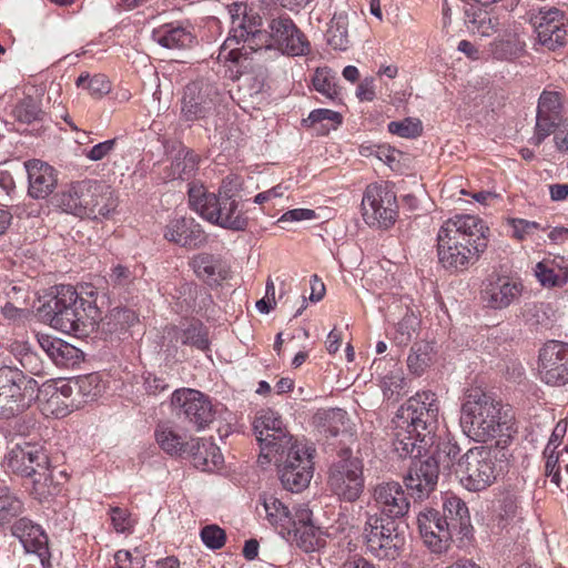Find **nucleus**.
Listing matches in <instances>:
<instances>
[{
  "label": "nucleus",
  "mask_w": 568,
  "mask_h": 568,
  "mask_svg": "<svg viewBox=\"0 0 568 568\" xmlns=\"http://www.w3.org/2000/svg\"><path fill=\"white\" fill-rule=\"evenodd\" d=\"M508 409L479 387L466 390L460 409V426L473 440L484 443L508 430Z\"/></svg>",
  "instance_id": "f257e3e1"
},
{
  "label": "nucleus",
  "mask_w": 568,
  "mask_h": 568,
  "mask_svg": "<svg viewBox=\"0 0 568 568\" xmlns=\"http://www.w3.org/2000/svg\"><path fill=\"white\" fill-rule=\"evenodd\" d=\"M42 311L53 328L75 336L89 335L101 320L95 301L80 297L71 285L57 286Z\"/></svg>",
  "instance_id": "f03ea898"
},
{
  "label": "nucleus",
  "mask_w": 568,
  "mask_h": 568,
  "mask_svg": "<svg viewBox=\"0 0 568 568\" xmlns=\"http://www.w3.org/2000/svg\"><path fill=\"white\" fill-rule=\"evenodd\" d=\"M55 206L80 219H109L119 205L118 195L104 181L84 179L70 183L53 197Z\"/></svg>",
  "instance_id": "7ed1b4c3"
},
{
  "label": "nucleus",
  "mask_w": 568,
  "mask_h": 568,
  "mask_svg": "<svg viewBox=\"0 0 568 568\" xmlns=\"http://www.w3.org/2000/svg\"><path fill=\"white\" fill-rule=\"evenodd\" d=\"M229 13V37L220 49L219 58L240 64L247 60L250 54L266 45V30L262 29V18L247 10V6L242 2L231 3Z\"/></svg>",
  "instance_id": "20e7f679"
},
{
  "label": "nucleus",
  "mask_w": 568,
  "mask_h": 568,
  "mask_svg": "<svg viewBox=\"0 0 568 568\" xmlns=\"http://www.w3.org/2000/svg\"><path fill=\"white\" fill-rule=\"evenodd\" d=\"M506 454L497 446H476L456 463L455 474L469 491H481L491 486L504 470Z\"/></svg>",
  "instance_id": "39448f33"
},
{
  "label": "nucleus",
  "mask_w": 568,
  "mask_h": 568,
  "mask_svg": "<svg viewBox=\"0 0 568 568\" xmlns=\"http://www.w3.org/2000/svg\"><path fill=\"white\" fill-rule=\"evenodd\" d=\"M187 195L190 207L210 223L232 231L246 229L248 220L232 195L210 193L196 183L189 184Z\"/></svg>",
  "instance_id": "423d86ee"
},
{
  "label": "nucleus",
  "mask_w": 568,
  "mask_h": 568,
  "mask_svg": "<svg viewBox=\"0 0 568 568\" xmlns=\"http://www.w3.org/2000/svg\"><path fill=\"white\" fill-rule=\"evenodd\" d=\"M48 465L47 454L31 443L14 445L3 459V467L8 471L21 477H33L31 495L39 501L47 500L57 489L55 486L51 487L52 478Z\"/></svg>",
  "instance_id": "0eeeda50"
},
{
  "label": "nucleus",
  "mask_w": 568,
  "mask_h": 568,
  "mask_svg": "<svg viewBox=\"0 0 568 568\" xmlns=\"http://www.w3.org/2000/svg\"><path fill=\"white\" fill-rule=\"evenodd\" d=\"M39 397L38 382L13 366L0 367V418H12Z\"/></svg>",
  "instance_id": "6e6552de"
},
{
  "label": "nucleus",
  "mask_w": 568,
  "mask_h": 568,
  "mask_svg": "<svg viewBox=\"0 0 568 568\" xmlns=\"http://www.w3.org/2000/svg\"><path fill=\"white\" fill-rule=\"evenodd\" d=\"M315 449L297 440L274 454V462L283 487L292 493L305 489L314 471L313 455Z\"/></svg>",
  "instance_id": "1a4fd4ad"
},
{
  "label": "nucleus",
  "mask_w": 568,
  "mask_h": 568,
  "mask_svg": "<svg viewBox=\"0 0 568 568\" xmlns=\"http://www.w3.org/2000/svg\"><path fill=\"white\" fill-rule=\"evenodd\" d=\"M363 538L366 551L375 558L385 560L398 558L406 541L399 524L378 514H367Z\"/></svg>",
  "instance_id": "9d476101"
},
{
  "label": "nucleus",
  "mask_w": 568,
  "mask_h": 568,
  "mask_svg": "<svg viewBox=\"0 0 568 568\" xmlns=\"http://www.w3.org/2000/svg\"><path fill=\"white\" fill-rule=\"evenodd\" d=\"M226 93L214 82L196 80L189 83L181 99V118L186 122L203 121L217 112Z\"/></svg>",
  "instance_id": "9b49d317"
},
{
  "label": "nucleus",
  "mask_w": 568,
  "mask_h": 568,
  "mask_svg": "<svg viewBox=\"0 0 568 568\" xmlns=\"http://www.w3.org/2000/svg\"><path fill=\"white\" fill-rule=\"evenodd\" d=\"M364 465L358 457L344 450L339 459L332 464L328 470L327 487L339 500L356 501L364 491Z\"/></svg>",
  "instance_id": "f8f14e48"
},
{
  "label": "nucleus",
  "mask_w": 568,
  "mask_h": 568,
  "mask_svg": "<svg viewBox=\"0 0 568 568\" xmlns=\"http://www.w3.org/2000/svg\"><path fill=\"white\" fill-rule=\"evenodd\" d=\"M253 429L261 447V464L271 463L275 453L294 442L278 413L272 409L258 412L253 422Z\"/></svg>",
  "instance_id": "ddd939ff"
},
{
  "label": "nucleus",
  "mask_w": 568,
  "mask_h": 568,
  "mask_svg": "<svg viewBox=\"0 0 568 568\" xmlns=\"http://www.w3.org/2000/svg\"><path fill=\"white\" fill-rule=\"evenodd\" d=\"M529 23L536 39L547 50H556L567 43L568 24L566 13L556 7H542L529 12Z\"/></svg>",
  "instance_id": "4468645a"
},
{
  "label": "nucleus",
  "mask_w": 568,
  "mask_h": 568,
  "mask_svg": "<svg viewBox=\"0 0 568 568\" xmlns=\"http://www.w3.org/2000/svg\"><path fill=\"white\" fill-rule=\"evenodd\" d=\"M437 417L438 400L436 394L430 390L412 396L396 415L398 422L405 424L406 427H412L413 432L418 435H422L423 432H433Z\"/></svg>",
  "instance_id": "2eb2a0df"
},
{
  "label": "nucleus",
  "mask_w": 568,
  "mask_h": 568,
  "mask_svg": "<svg viewBox=\"0 0 568 568\" xmlns=\"http://www.w3.org/2000/svg\"><path fill=\"white\" fill-rule=\"evenodd\" d=\"M437 417L438 400L436 394L430 390L412 396L396 415L398 422L405 424L406 427H412L413 432L418 435H422L423 432H433Z\"/></svg>",
  "instance_id": "dca6fc26"
},
{
  "label": "nucleus",
  "mask_w": 568,
  "mask_h": 568,
  "mask_svg": "<svg viewBox=\"0 0 568 568\" xmlns=\"http://www.w3.org/2000/svg\"><path fill=\"white\" fill-rule=\"evenodd\" d=\"M437 417L438 400L436 394L430 390L412 396L396 415L398 422L405 424L406 427H412L413 432L418 435H422L423 432H433Z\"/></svg>",
  "instance_id": "f3484780"
},
{
  "label": "nucleus",
  "mask_w": 568,
  "mask_h": 568,
  "mask_svg": "<svg viewBox=\"0 0 568 568\" xmlns=\"http://www.w3.org/2000/svg\"><path fill=\"white\" fill-rule=\"evenodd\" d=\"M265 40L266 45L263 49H277L292 57L304 55L310 51L306 37L288 17L272 19Z\"/></svg>",
  "instance_id": "a211bd4d"
},
{
  "label": "nucleus",
  "mask_w": 568,
  "mask_h": 568,
  "mask_svg": "<svg viewBox=\"0 0 568 568\" xmlns=\"http://www.w3.org/2000/svg\"><path fill=\"white\" fill-rule=\"evenodd\" d=\"M171 404L176 415L183 416L197 430L205 428L214 420L215 412L210 398L196 389H176L172 394Z\"/></svg>",
  "instance_id": "6ab92c4d"
},
{
  "label": "nucleus",
  "mask_w": 568,
  "mask_h": 568,
  "mask_svg": "<svg viewBox=\"0 0 568 568\" xmlns=\"http://www.w3.org/2000/svg\"><path fill=\"white\" fill-rule=\"evenodd\" d=\"M395 195L377 184L366 187L362 211L365 222L371 226L388 229L396 220Z\"/></svg>",
  "instance_id": "aec40b11"
},
{
  "label": "nucleus",
  "mask_w": 568,
  "mask_h": 568,
  "mask_svg": "<svg viewBox=\"0 0 568 568\" xmlns=\"http://www.w3.org/2000/svg\"><path fill=\"white\" fill-rule=\"evenodd\" d=\"M486 250L476 243L469 246L450 237L437 233V256L440 265L454 273L467 271L476 264Z\"/></svg>",
  "instance_id": "412c9836"
},
{
  "label": "nucleus",
  "mask_w": 568,
  "mask_h": 568,
  "mask_svg": "<svg viewBox=\"0 0 568 568\" xmlns=\"http://www.w3.org/2000/svg\"><path fill=\"white\" fill-rule=\"evenodd\" d=\"M538 373L547 385L568 383V344L550 341L539 352Z\"/></svg>",
  "instance_id": "4be33fe9"
},
{
  "label": "nucleus",
  "mask_w": 568,
  "mask_h": 568,
  "mask_svg": "<svg viewBox=\"0 0 568 568\" xmlns=\"http://www.w3.org/2000/svg\"><path fill=\"white\" fill-rule=\"evenodd\" d=\"M489 229L485 222L477 215L456 214L446 220L438 233L450 237L452 240L466 243L469 246L480 244L483 248L488 245Z\"/></svg>",
  "instance_id": "5701e85b"
},
{
  "label": "nucleus",
  "mask_w": 568,
  "mask_h": 568,
  "mask_svg": "<svg viewBox=\"0 0 568 568\" xmlns=\"http://www.w3.org/2000/svg\"><path fill=\"white\" fill-rule=\"evenodd\" d=\"M438 476V460L434 456H428L412 463L404 476V484L415 500H424L435 490Z\"/></svg>",
  "instance_id": "b1692460"
},
{
  "label": "nucleus",
  "mask_w": 568,
  "mask_h": 568,
  "mask_svg": "<svg viewBox=\"0 0 568 568\" xmlns=\"http://www.w3.org/2000/svg\"><path fill=\"white\" fill-rule=\"evenodd\" d=\"M372 496L375 506L381 511L379 515L387 519H400L409 511V499L398 481L390 480L377 484Z\"/></svg>",
  "instance_id": "393cba45"
},
{
  "label": "nucleus",
  "mask_w": 568,
  "mask_h": 568,
  "mask_svg": "<svg viewBox=\"0 0 568 568\" xmlns=\"http://www.w3.org/2000/svg\"><path fill=\"white\" fill-rule=\"evenodd\" d=\"M523 284L506 275H490L483 283L481 298L493 310H504L518 301Z\"/></svg>",
  "instance_id": "a878e982"
},
{
  "label": "nucleus",
  "mask_w": 568,
  "mask_h": 568,
  "mask_svg": "<svg viewBox=\"0 0 568 568\" xmlns=\"http://www.w3.org/2000/svg\"><path fill=\"white\" fill-rule=\"evenodd\" d=\"M417 525L424 544L432 552L442 554L449 548L453 537L447 523L442 519L438 510L420 511L417 516Z\"/></svg>",
  "instance_id": "bb28decb"
},
{
  "label": "nucleus",
  "mask_w": 568,
  "mask_h": 568,
  "mask_svg": "<svg viewBox=\"0 0 568 568\" xmlns=\"http://www.w3.org/2000/svg\"><path fill=\"white\" fill-rule=\"evenodd\" d=\"M11 532L20 540L27 552L39 557L43 566L49 562L48 536L40 525L27 517H21L12 525Z\"/></svg>",
  "instance_id": "cd10ccee"
},
{
  "label": "nucleus",
  "mask_w": 568,
  "mask_h": 568,
  "mask_svg": "<svg viewBox=\"0 0 568 568\" xmlns=\"http://www.w3.org/2000/svg\"><path fill=\"white\" fill-rule=\"evenodd\" d=\"M39 394L42 396L40 408L45 416L63 418L75 406L72 399L73 386L69 383L44 385L42 389H39Z\"/></svg>",
  "instance_id": "c85d7f7f"
},
{
  "label": "nucleus",
  "mask_w": 568,
  "mask_h": 568,
  "mask_svg": "<svg viewBox=\"0 0 568 568\" xmlns=\"http://www.w3.org/2000/svg\"><path fill=\"white\" fill-rule=\"evenodd\" d=\"M155 440L166 454L171 456L189 455L193 459H202L201 438H190L186 440L184 436L179 434L172 426L168 424H159L155 428Z\"/></svg>",
  "instance_id": "c756f323"
},
{
  "label": "nucleus",
  "mask_w": 568,
  "mask_h": 568,
  "mask_svg": "<svg viewBox=\"0 0 568 568\" xmlns=\"http://www.w3.org/2000/svg\"><path fill=\"white\" fill-rule=\"evenodd\" d=\"M164 237L190 248L200 247L205 242L201 225L193 217L186 216L170 220L165 226Z\"/></svg>",
  "instance_id": "7c9ffc66"
},
{
  "label": "nucleus",
  "mask_w": 568,
  "mask_h": 568,
  "mask_svg": "<svg viewBox=\"0 0 568 568\" xmlns=\"http://www.w3.org/2000/svg\"><path fill=\"white\" fill-rule=\"evenodd\" d=\"M41 349L59 367L73 368L84 359L83 352L60 339L45 334L37 335Z\"/></svg>",
  "instance_id": "2f4dec72"
},
{
  "label": "nucleus",
  "mask_w": 568,
  "mask_h": 568,
  "mask_svg": "<svg viewBox=\"0 0 568 568\" xmlns=\"http://www.w3.org/2000/svg\"><path fill=\"white\" fill-rule=\"evenodd\" d=\"M28 180L29 195L33 199H45L57 186L55 170L45 162L31 160L24 163Z\"/></svg>",
  "instance_id": "473e14b6"
},
{
  "label": "nucleus",
  "mask_w": 568,
  "mask_h": 568,
  "mask_svg": "<svg viewBox=\"0 0 568 568\" xmlns=\"http://www.w3.org/2000/svg\"><path fill=\"white\" fill-rule=\"evenodd\" d=\"M442 519L447 523L452 537L467 536L470 531V515L466 503L459 497L447 496L443 503Z\"/></svg>",
  "instance_id": "72a5a7b5"
},
{
  "label": "nucleus",
  "mask_w": 568,
  "mask_h": 568,
  "mask_svg": "<svg viewBox=\"0 0 568 568\" xmlns=\"http://www.w3.org/2000/svg\"><path fill=\"white\" fill-rule=\"evenodd\" d=\"M152 39L163 48L182 50L191 48L195 37L190 28L170 22L153 29Z\"/></svg>",
  "instance_id": "f704fd0d"
},
{
  "label": "nucleus",
  "mask_w": 568,
  "mask_h": 568,
  "mask_svg": "<svg viewBox=\"0 0 568 568\" xmlns=\"http://www.w3.org/2000/svg\"><path fill=\"white\" fill-rule=\"evenodd\" d=\"M173 339L182 345L192 346L199 351L210 348L209 329L200 321H191L186 326H174Z\"/></svg>",
  "instance_id": "c9c22d12"
},
{
  "label": "nucleus",
  "mask_w": 568,
  "mask_h": 568,
  "mask_svg": "<svg viewBox=\"0 0 568 568\" xmlns=\"http://www.w3.org/2000/svg\"><path fill=\"white\" fill-rule=\"evenodd\" d=\"M564 260L545 258L535 266V276L544 287H559L568 282V266Z\"/></svg>",
  "instance_id": "e433bc0d"
},
{
  "label": "nucleus",
  "mask_w": 568,
  "mask_h": 568,
  "mask_svg": "<svg viewBox=\"0 0 568 568\" xmlns=\"http://www.w3.org/2000/svg\"><path fill=\"white\" fill-rule=\"evenodd\" d=\"M191 265L196 276L209 284H219L227 277V270L214 255L197 254L192 258Z\"/></svg>",
  "instance_id": "4c0bfd02"
},
{
  "label": "nucleus",
  "mask_w": 568,
  "mask_h": 568,
  "mask_svg": "<svg viewBox=\"0 0 568 568\" xmlns=\"http://www.w3.org/2000/svg\"><path fill=\"white\" fill-rule=\"evenodd\" d=\"M467 28L483 37H489L499 29V19L483 9L466 10Z\"/></svg>",
  "instance_id": "58836bf2"
},
{
  "label": "nucleus",
  "mask_w": 568,
  "mask_h": 568,
  "mask_svg": "<svg viewBox=\"0 0 568 568\" xmlns=\"http://www.w3.org/2000/svg\"><path fill=\"white\" fill-rule=\"evenodd\" d=\"M139 322L136 313L130 308H113L103 320V331L121 335Z\"/></svg>",
  "instance_id": "ea45409f"
},
{
  "label": "nucleus",
  "mask_w": 568,
  "mask_h": 568,
  "mask_svg": "<svg viewBox=\"0 0 568 568\" xmlns=\"http://www.w3.org/2000/svg\"><path fill=\"white\" fill-rule=\"evenodd\" d=\"M434 357L433 345L428 342H416L407 357V367L415 375H422L432 364Z\"/></svg>",
  "instance_id": "a19ab883"
},
{
  "label": "nucleus",
  "mask_w": 568,
  "mask_h": 568,
  "mask_svg": "<svg viewBox=\"0 0 568 568\" xmlns=\"http://www.w3.org/2000/svg\"><path fill=\"white\" fill-rule=\"evenodd\" d=\"M24 511L23 501L7 486H0V526L9 524Z\"/></svg>",
  "instance_id": "79ce46f5"
},
{
  "label": "nucleus",
  "mask_w": 568,
  "mask_h": 568,
  "mask_svg": "<svg viewBox=\"0 0 568 568\" xmlns=\"http://www.w3.org/2000/svg\"><path fill=\"white\" fill-rule=\"evenodd\" d=\"M422 435L413 432L412 427H406L402 422H396V432L394 434L393 446L398 457L405 458L416 448L418 437Z\"/></svg>",
  "instance_id": "37998d69"
},
{
  "label": "nucleus",
  "mask_w": 568,
  "mask_h": 568,
  "mask_svg": "<svg viewBox=\"0 0 568 568\" xmlns=\"http://www.w3.org/2000/svg\"><path fill=\"white\" fill-rule=\"evenodd\" d=\"M293 531L297 546L305 552L315 551L324 544L322 530L315 525L296 527Z\"/></svg>",
  "instance_id": "c03bdc74"
},
{
  "label": "nucleus",
  "mask_w": 568,
  "mask_h": 568,
  "mask_svg": "<svg viewBox=\"0 0 568 568\" xmlns=\"http://www.w3.org/2000/svg\"><path fill=\"white\" fill-rule=\"evenodd\" d=\"M197 155L190 149L181 148L173 162H172V175L174 179L186 180L196 170Z\"/></svg>",
  "instance_id": "a18cd8bd"
},
{
  "label": "nucleus",
  "mask_w": 568,
  "mask_h": 568,
  "mask_svg": "<svg viewBox=\"0 0 568 568\" xmlns=\"http://www.w3.org/2000/svg\"><path fill=\"white\" fill-rule=\"evenodd\" d=\"M347 26L348 21L346 14H334L327 30V41L334 49H347L349 43Z\"/></svg>",
  "instance_id": "49530a36"
},
{
  "label": "nucleus",
  "mask_w": 568,
  "mask_h": 568,
  "mask_svg": "<svg viewBox=\"0 0 568 568\" xmlns=\"http://www.w3.org/2000/svg\"><path fill=\"white\" fill-rule=\"evenodd\" d=\"M266 518L273 526H281L290 529L291 515L288 508L274 496L265 497L263 500Z\"/></svg>",
  "instance_id": "de8ad7c7"
},
{
  "label": "nucleus",
  "mask_w": 568,
  "mask_h": 568,
  "mask_svg": "<svg viewBox=\"0 0 568 568\" xmlns=\"http://www.w3.org/2000/svg\"><path fill=\"white\" fill-rule=\"evenodd\" d=\"M12 114L17 121L26 124L40 121L44 115L40 102L30 95L24 97L14 105Z\"/></svg>",
  "instance_id": "09e8293b"
},
{
  "label": "nucleus",
  "mask_w": 568,
  "mask_h": 568,
  "mask_svg": "<svg viewBox=\"0 0 568 568\" xmlns=\"http://www.w3.org/2000/svg\"><path fill=\"white\" fill-rule=\"evenodd\" d=\"M74 386L84 402L94 400L104 392V384L98 373L79 376Z\"/></svg>",
  "instance_id": "8fccbe9b"
},
{
  "label": "nucleus",
  "mask_w": 568,
  "mask_h": 568,
  "mask_svg": "<svg viewBox=\"0 0 568 568\" xmlns=\"http://www.w3.org/2000/svg\"><path fill=\"white\" fill-rule=\"evenodd\" d=\"M324 121H328L332 123V128L336 129L337 125L342 123V115L333 110L328 109H316L313 110L306 119L303 120V125L306 128H313L320 134L327 133L331 128L325 125H321L317 128V124H321Z\"/></svg>",
  "instance_id": "3c124183"
},
{
  "label": "nucleus",
  "mask_w": 568,
  "mask_h": 568,
  "mask_svg": "<svg viewBox=\"0 0 568 568\" xmlns=\"http://www.w3.org/2000/svg\"><path fill=\"white\" fill-rule=\"evenodd\" d=\"M75 84L78 88L88 90L94 98H101L111 91V83L104 74H94L90 78L89 73H82Z\"/></svg>",
  "instance_id": "603ef678"
},
{
  "label": "nucleus",
  "mask_w": 568,
  "mask_h": 568,
  "mask_svg": "<svg viewBox=\"0 0 568 568\" xmlns=\"http://www.w3.org/2000/svg\"><path fill=\"white\" fill-rule=\"evenodd\" d=\"M202 448L199 449L201 453L202 459H193L194 466L204 471L212 470L215 467H219L223 463L222 454L220 453V448L207 440L201 438Z\"/></svg>",
  "instance_id": "864d4df0"
},
{
  "label": "nucleus",
  "mask_w": 568,
  "mask_h": 568,
  "mask_svg": "<svg viewBox=\"0 0 568 568\" xmlns=\"http://www.w3.org/2000/svg\"><path fill=\"white\" fill-rule=\"evenodd\" d=\"M19 355V363L26 375L41 376L45 373V364L37 352L23 345Z\"/></svg>",
  "instance_id": "5fc2aeb1"
},
{
  "label": "nucleus",
  "mask_w": 568,
  "mask_h": 568,
  "mask_svg": "<svg viewBox=\"0 0 568 568\" xmlns=\"http://www.w3.org/2000/svg\"><path fill=\"white\" fill-rule=\"evenodd\" d=\"M418 325L419 321L414 314H406L396 326L394 343L398 346L408 345L414 338Z\"/></svg>",
  "instance_id": "6e6d98bb"
},
{
  "label": "nucleus",
  "mask_w": 568,
  "mask_h": 568,
  "mask_svg": "<svg viewBox=\"0 0 568 568\" xmlns=\"http://www.w3.org/2000/svg\"><path fill=\"white\" fill-rule=\"evenodd\" d=\"M562 99L556 91H544L538 100L537 112L561 119Z\"/></svg>",
  "instance_id": "4d7b16f0"
},
{
  "label": "nucleus",
  "mask_w": 568,
  "mask_h": 568,
  "mask_svg": "<svg viewBox=\"0 0 568 568\" xmlns=\"http://www.w3.org/2000/svg\"><path fill=\"white\" fill-rule=\"evenodd\" d=\"M560 120L559 118L537 112L535 134L530 139V143L537 146L540 145L555 131Z\"/></svg>",
  "instance_id": "13d9d810"
},
{
  "label": "nucleus",
  "mask_w": 568,
  "mask_h": 568,
  "mask_svg": "<svg viewBox=\"0 0 568 568\" xmlns=\"http://www.w3.org/2000/svg\"><path fill=\"white\" fill-rule=\"evenodd\" d=\"M388 131L400 138L414 139L422 134L423 125L418 119L406 118L403 121L389 122Z\"/></svg>",
  "instance_id": "bf43d9fd"
},
{
  "label": "nucleus",
  "mask_w": 568,
  "mask_h": 568,
  "mask_svg": "<svg viewBox=\"0 0 568 568\" xmlns=\"http://www.w3.org/2000/svg\"><path fill=\"white\" fill-rule=\"evenodd\" d=\"M314 89L325 98L333 100L337 95L336 85L333 78L325 69H317L313 77Z\"/></svg>",
  "instance_id": "052dcab7"
},
{
  "label": "nucleus",
  "mask_w": 568,
  "mask_h": 568,
  "mask_svg": "<svg viewBox=\"0 0 568 568\" xmlns=\"http://www.w3.org/2000/svg\"><path fill=\"white\" fill-rule=\"evenodd\" d=\"M499 503V515L503 519H513L519 514L520 497L516 491L506 490L503 493Z\"/></svg>",
  "instance_id": "680f3d73"
},
{
  "label": "nucleus",
  "mask_w": 568,
  "mask_h": 568,
  "mask_svg": "<svg viewBox=\"0 0 568 568\" xmlns=\"http://www.w3.org/2000/svg\"><path fill=\"white\" fill-rule=\"evenodd\" d=\"M115 564L119 568H143L145 560L143 555L138 550H118L114 555Z\"/></svg>",
  "instance_id": "e2e57ef3"
},
{
  "label": "nucleus",
  "mask_w": 568,
  "mask_h": 568,
  "mask_svg": "<svg viewBox=\"0 0 568 568\" xmlns=\"http://www.w3.org/2000/svg\"><path fill=\"white\" fill-rule=\"evenodd\" d=\"M201 539L210 549H220L225 544V532L216 525H209L202 528Z\"/></svg>",
  "instance_id": "0e129e2a"
},
{
  "label": "nucleus",
  "mask_w": 568,
  "mask_h": 568,
  "mask_svg": "<svg viewBox=\"0 0 568 568\" xmlns=\"http://www.w3.org/2000/svg\"><path fill=\"white\" fill-rule=\"evenodd\" d=\"M508 223L513 227V236L520 241L541 229L539 223L524 219H510Z\"/></svg>",
  "instance_id": "69168bd1"
},
{
  "label": "nucleus",
  "mask_w": 568,
  "mask_h": 568,
  "mask_svg": "<svg viewBox=\"0 0 568 568\" xmlns=\"http://www.w3.org/2000/svg\"><path fill=\"white\" fill-rule=\"evenodd\" d=\"M111 521L116 532H129L133 527L130 514L120 507L111 508Z\"/></svg>",
  "instance_id": "338daca9"
},
{
  "label": "nucleus",
  "mask_w": 568,
  "mask_h": 568,
  "mask_svg": "<svg viewBox=\"0 0 568 568\" xmlns=\"http://www.w3.org/2000/svg\"><path fill=\"white\" fill-rule=\"evenodd\" d=\"M521 315L524 320L531 325L541 324L546 318L544 304L537 302L526 303L523 307Z\"/></svg>",
  "instance_id": "774afa93"
}]
</instances>
